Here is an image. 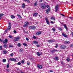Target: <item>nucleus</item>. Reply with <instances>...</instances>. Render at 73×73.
Wrapping results in <instances>:
<instances>
[{
  "label": "nucleus",
  "mask_w": 73,
  "mask_h": 73,
  "mask_svg": "<svg viewBox=\"0 0 73 73\" xmlns=\"http://www.w3.org/2000/svg\"><path fill=\"white\" fill-rule=\"evenodd\" d=\"M33 38H34L35 39H36V36H33Z\"/></svg>",
  "instance_id": "obj_52"
},
{
  "label": "nucleus",
  "mask_w": 73,
  "mask_h": 73,
  "mask_svg": "<svg viewBox=\"0 0 73 73\" xmlns=\"http://www.w3.org/2000/svg\"><path fill=\"white\" fill-rule=\"evenodd\" d=\"M37 15H38V13H34L33 15L34 16H35V17H37Z\"/></svg>",
  "instance_id": "obj_15"
},
{
  "label": "nucleus",
  "mask_w": 73,
  "mask_h": 73,
  "mask_svg": "<svg viewBox=\"0 0 73 73\" xmlns=\"http://www.w3.org/2000/svg\"><path fill=\"white\" fill-rule=\"evenodd\" d=\"M21 73H25L24 72H23L22 71H21Z\"/></svg>",
  "instance_id": "obj_61"
},
{
  "label": "nucleus",
  "mask_w": 73,
  "mask_h": 73,
  "mask_svg": "<svg viewBox=\"0 0 73 73\" xmlns=\"http://www.w3.org/2000/svg\"><path fill=\"white\" fill-rule=\"evenodd\" d=\"M2 46H0V50H1L2 49Z\"/></svg>",
  "instance_id": "obj_45"
},
{
  "label": "nucleus",
  "mask_w": 73,
  "mask_h": 73,
  "mask_svg": "<svg viewBox=\"0 0 73 73\" xmlns=\"http://www.w3.org/2000/svg\"><path fill=\"white\" fill-rule=\"evenodd\" d=\"M58 29H59V31H62V29L60 27H58Z\"/></svg>",
  "instance_id": "obj_38"
},
{
  "label": "nucleus",
  "mask_w": 73,
  "mask_h": 73,
  "mask_svg": "<svg viewBox=\"0 0 73 73\" xmlns=\"http://www.w3.org/2000/svg\"><path fill=\"white\" fill-rule=\"evenodd\" d=\"M9 25H11V23H9Z\"/></svg>",
  "instance_id": "obj_63"
},
{
  "label": "nucleus",
  "mask_w": 73,
  "mask_h": 73,
  "mask_svg": "<svg viewBox=\"0 0 73 73\" xmlns=\"http://www.w3.org/2000/svg\"><path fill=\"white\" fill-rule=\"evenodd\" d=\"M23 45H24L25 46H27V44L25 43H23Z\"/></svg>",
  "instance_id": "obj_27"
},
{
  "label": "nucleus",
  "mask_w": 73,
  "mask_h": 73,
  "mask_svg": "<svg viewBox=\"0 0 73 73\" xmlns=\"http://www.w3.org/2000/svg\"><path fill=\"white\" fill-rule=\"evenodd\" d=\"M8 31V29H7L5 31V33H7V31Z\"/></svg>",
  "instance_id": "obj_35"
},
{
  "label": "nucleus",
  "mask_w": 73,
  "mask_h": 73,
  "mask_svg": "<svg viewBox=\"0 0 73 73\" xmlns=\"http://www.w3.org/2000/svg\"><path fill=\"white\" fill-rule=\"evenodd\" d=\"M29 28L30 29H36V27L35 26H29Z\"/></svg>",
  "instance_id": "obj_2"
},
{
  "label": "nucleus",
  "mask_w": 73,
  "mask_h": 73,
  "mask_svg": "<svg viewBox=\"0 0 73 73\" xmlns=\"http://www.w3.org/2000/svg\"><path fill=\"white\" fill-rule=\"evenodd\" d=\"M62 35L65 37H68V35L66 34H65L64 33H62Z\"/></svg>",
  "instance_id": "obj_13"
},
{
  "label": "nucleus",
  "mask_w": 73,
  "mask_h": 73,
  "mask_svg": "<svg viewBox=\"0 0 73 73\" xmlns=\"http://www.w3.org/2000/svg\"><path fill=\"white\" fill-rule=\"evenodd\" d=\"M25 3H23L22 5V8H25Z\"/></svg>",
  "instance_id": "obj_18"
},
{
  "label": "nucleus",
  "mask_w": 73,
  "mask_h": 73,
  "mask_svg": "<svg viewBox=\"0 0 73 73\" xmlns=\"http://www.w3.org/2000/svg\"><path fill=\"white\" fill-rule=\"evenodd\" d=\"M36 54L37 55V56H40V55L41 54H42V52H38L36 53Z\"/></svg>",
  "instance_id": "obj_9"
},
{
  "label": "nucleus",
  "mask_w": 73,
  "mask_h": 73,
  "mask_svg": "<svg viewBox=\"0 0 73 73\" xmlns=\"http://www.w3.org/2000/svg\"><path fill=\"white\" fill-rule=\"evenodd\" d=\"M18 46H19V47H20V46H21V43H18Z\"/></svg>",
  "instance_id": "obj_34"
},
{
  "label": "nucleus",
  "mask_w": 73,
  "mask_h": 73,
  "mask_svg": "<svg viewBox=\"0 0 73 73\" xmlns=\"http://www.w3.org/2000/svg\"><path fill=\"white\" fill-rule=\"evenodd\" d=\"M13 32H14V33H16V31L15 30H14V31H13Z\"/></svg>",
  "instance_id": "obj_51"
},
{
  "label": "nucleus",
  "mask_w": 73,
  "mask_h": 73,
  "mask_svg": "<svg viewBox=\"0 0 73 73\" xmlns=\"http://www.w3.org/2000/svg\"><path fill=\"white\" fill-rule=\"evenodd\" d=\"M23 1H27L28 3H29V0H23Z\"/></svg>",
  "instance_id": "obj_43"
},
{
  "label": "nucleus",
  "mask_w": 73,
  "mask_h": 73,
  "mask_svg": "<svg viewBox=\"0 0 73 73\" xmlns=\"http://www.w3.org/2000/svg\"><path fill=\"white\" fill-rule=\"evenodd\" d=\"M7 70L8 71V72H9V69Z\"/></svg>",
  "instance_id": "obj_64"
},
{
  "label": "nucleus",
  "mask_w": 73,
  "mask_h": 73,
  "mask_svg": "<svg viewBox=\"0 0 73 73\" xmlns=\"http://www.w3.org/2000/svg\"><path fill=\"white\" fill-rule=\"evenodd\" d=\"M3 62H6V59H4L3 60Z\"/></svg>",
  "instance_id": "obj_33"
},
{
  "label": "nucleus",
  "mask_w": 73,
  "mask_h": 73,
  "mask_svg": "<svg viewBox=\"0 0 73 73\" xmlns=\"http://www.w3.org/2000/svg\"><path fill=\"white\" fill-rule=\"evenodd\" d=\"M17 16L19 19H22V17L20 15L17 14Z\"/></svg>",
  "instance_id": "obj_16"
},
{
  "label": "nucleus",
  "mask_w": 73,
  "mask_h": 73,
  "mask_svg": "<svg viewBox=\"0 0 73 73\" xmlns=\"http://www.w3.org/2000/svg\"><path fill=\"white\" fill-rule=\"evenodd\" d=\"M3 47L4 48H7V44H5L3 45Z\"/></svg>",
  "instance_id": "obj_30"
},
{
  "label": "nucleus",
  "mask_w": 73,
  "mask_h": 73,
  "mask_svg": "<svg viewBox=\"0 0 73 73\" xmlns=\"http://www.w3.org/2000/svg\"><path fill=\"white\" fill-rule=\"evenodd\" d=\"M37 66L39 69H41L42 68V65L39 64Z\"/></svg>",
  "instance_id": "obj_11"
},
{
  "label": "nucleus",
  "mask_w": 73,
  "mask_h": 73,
  "mask_svg": "<svg viewBox=\"0 0 73 73\" xmlns=\"http://www.w3.org/2000/svg\"><path fill=\"white\" fill-rule=\"evenodd\" d=\"M0 41H1V42H3V40H1V39L0 38Z\"/></svg>",
  "instance_id": "obj_58"
},
{
  "label": "nucleus",
  "mask_w": 73,
  "mask_h": 73,
  "mask_svg": "<svg viewBox=\"0 0 73 73\" xmlns=\"http://www.w3.org/2000/svg\"><path fill=\"white\" fill-rule=\"evenodd\" d=\"M29 23L28 22H25V25H24V27L25 28V27H26L27 26H28V24H29Z\"/></svg>",
  "instance_id": "obj_3"
},
{
  "label": "nucleus",
  "mask_w": 73,
  "mask_h": 73,
  "mask_svg": "<svg viewBox=\"0 0 73 73\" xmlns=\"http://www.w3.org/2000/svg\"><path fill=\"white\" fill-rule=\"evenodd\" d=\"M60 15H62V16H64V17L65 16L63 14H61Z\"/></svg>",
  "instance_id": "obj_57"
},
{
  "label": "nucleus",
  "mask_w": 73,
  "mask_h": 73,
  "mask_svg": "<svg viewBox=\"0 0 73 73\" xmlns=\"http://www.w3.org/2000/svg\"><path fill=\"white\" fill-rule=\"evenodd\" d=\"M10 61H13V58H10L9 59Z\"/></svg>",
  "instance_id": "obj_46"
},
{
  "label": "nucleus",
  "mask_w": 73,
  "mask_h": 73,
  "mask_svg": "<svg viewBox=\"0 0 73 73\" xmlns=\"http://www.w3.org/2000/svg\"><path fill=\"white\" fill-rule=\"evenodd\" d=\"M66 60L67 61L69 62V61H70V59H69V58H67L66 59Z\"/></svg>",
  "instance_id": "obj_29"
},
{
  "label": "nucleus",
  "mask_w": 73,
  "mask_h": 73,
  "mask_svg": "<svg viewBox=\"0 0 73 73\" xmlns=\"http://www.w3.org/2000/svg\"><path fill=\"white\" fill-rule=\"evenodd\" d=\"M19 51L20 52H24V50L22 49H20Z\"/></svg>",
  "instance_id": "obj_36"
},
{
  "label": "nucleus",
  "mask_w": 73,
  "mask_h": 73,
  "mask_svg": "<svg viewBox=\"0 0 73 73\" xmlns=\"http://www.w3.org/2000/svg\"><path fill=\"white\" fill-rule=\"evenodd\" d=\"M69 18L72 19H73V18L72 17H69Z\"/></svg>",
  "instance_id": "obj_62"
},
{
  "label": "nucleus",
  "mask_w": 73,
  "mask_h": 73,
  "mask_svg": "<svg viewBox=\"0 0 73 73\" xmlns=\"http://www.w3.org/2000/svg\"><path fill=\"white\" fill-rule=\"evenodd\" d=\"M45 20L46 21L47 24L48 25H49V20H48V18H45Z\"/></svg>",
  "instance_id": "obj_4"
},
{
  "label": "nucleus",
  "mask_w": 73,
  "mask_h": 73,
  "mask_svg": "<svg viewBox=\"0 0 73 73\" xmlns=\"http://www.w3.org/2000/svg\"><path fill=\"white\" fill-rule=\"evenodd\" d=\"M66 47V46L65 45H62L60 46V48L61 49H64Z\"/></svg>",
  "instance_id": "obj_12"
},
{
  "label": "nucleus",
  "mask_w": 73,
  "mask_h": 73,
  "mask_svg": "<svg viewBox=\"0 0 73 73\" xmlns=\"http://www.w3.org/2000/svg\"><path fill=\"white\" fill-rule=\"evenodd\" d=\"M55 12H57V11H58V6H56L55 7Z\"/></svg>",
  "instance_id": "obj_10"
},
{
  "label": "nucleus",
  "mask_w": 73,
  "mask_h": 73,
  "mask_svg": "<svg viewBox=\"0 0 73 73\" xmlns=\"http://www.w3.org/2000/svg\"><path fill=\"white\" fill-rule=\"evenodd\" d=\"M58 47V44H56V46H55V48H57Z\"/></svg>",
  "instance_id": "obj_47"
},
{
  "label": "nucleus",
  "mask_w": 73,
  "mask_h": 73,
  "mask_svg": "<svg viewBox=\"0 0 73 73\" xmlns=\"http://www.w3.org/2000/svg\"><path fill=\"white\" fill-rule=\"evenodd\" d=\"M6 66L7 67V68H9V63H8Z\"/></svg>",
  "instance_id": "obj_31"
},
{
  "label": "nucleus",
  "mask_w": 73,
  "mask_h": 73,
  "mask_svg": "<svg viewBox=\"0 0 73 73\" xmlns=\"http://www.w3.org/2000/svg\"><path fill=\"white\" fill-rule=\"evenodd\" d=\"M21 64V63L20 62H19L17 64V65H20Z\"/></svg>",
  "instance_id": "obj_40"
},
{
  "label": "nucleus",
  "mask_w": 73,
  "mask_h": 73,
  "mask_svg": "<svg viewBox=\"0 0 73 73\" xmlns=\"http://www.w3.org/2000/svg\"><path fill=\"white\" fill-rule=\"evenodd\" d=\"M73 46V44H72L70 45V47H72Z\"/></svg>",
  "instance_id": "obj_49"
},
{
  "label": "nucleus",
  "mask_w": 73,
  "mask_h": 73,
  "mask_svg": "<svg viewBox=\"0 0 73 73\" xmlns=\"http://www.w3.org/2000/svg\"><path fill=\"white\" fill-rule=\"evenodd\" d=\"M11 25H9V26L8 28H7V29L8 30H10V29H11Z\"/></svg>",
  "instance_id": "obj_21"
},
{
  "label": "nucleus",
  "mask_w": 73,
  "mask_h": 73,
  "mask_svg": "<svg viewBox=\"0 0 73 73\" xmlns=\"http://www.w3.org/2000/svg\"><path fill=\"white\" fill-rule=\"evenodd\" d=\"M52 30L53 32H55V28H52Z\"/></svg>",
  "instance_id": "obj_41"
},
{
  "label": "nucleus",
  "mask_w": 73,
  "mask_h": 73,
  "mask_svg": "<svg viewBox=\"0 0 73 73\" xmlns=\"http://www.w3.org/2000/svg\"><path fill=\"white\" fill-rule=\"evenodd\" d=\"M8 37H9L10 38H13V36L12 35H9L8 36Z\"/></svg>",
  "instance_id": "obj_26"
},
{
  "label": "nucleus",
  "mask_w": 73,
  "mask_h": 73,
  "mask_svg": "<svg viewBox=\"0 0 73 73\" xmlns=\"http://www.w3.org/2000/svg\"><path fill=\"white\" fill-rule=\"evenodd\" d=\"M50 22H51V23L52 24H53V23H54L53 22V21H51Z\"/></svg>",
  "instance_id": "obj_60"
},
{
  "label": "nucleus",
  "mask_w": 73,
  "mask_h": 73,
  "mask_svg": "<svg viewBox=\"0 0 73 73\" xmlns=\"http://www.w3.org/2000/svg\"><path fill=\"white\" fill-rule=\"evenodd\" d=\"M22 64H24V61L23 60L21 62Z\"/></svg>",
  "instance_id": "obj_42"
},
{
  "label": "nucleus",
  "mask_w": 73,
  "mask_h": 73,
  "mask_svg": "<svg viewBox=\"0 0 73 73\" xmlns=\"http://www.w3.org/2000/svg\"><path fill=\"white\" fill-rule=\"evenodd\" d=\"M50 8H49L48 9L46 10V13L47 14L49 13V12H50Z\"/></svg>",
  "instance_id": "obj_8"
},
{
  "label": "nucleus",
  "mask_w": 73,
  "mask_h": 73,
  "mask_svg": "<svg viewBox=\"0 0 73 73\" xmlns=\"http://www.w3.org/2000/svg\"><path fill=\"white\" fill-rule=\"evenodd\" d=\"M36 46H37V47H40V45H39V44H37L36 45Z\"/></svg>",
  "instance_id": "obj_54"
},
{
  "label": "nucleus",
  "mask_w": 73,
  "mask_h": 73,
  "mask_svg": "<svg viewBox=\"0 0 73 73\" xmlns=\"http://www.w3.org/2000/svg\"><path fill=\"white\" fill-rule=\"evenodd\" d=\"M9 48H12L13 47V45H9Z\"/></svg>",
  "instance_id": "obj_37"
},
{
  "label": "nucleus",
  "mask_w": 73,
  "mask_h": 73,
  "mask_svg": "<svg viewBox=\"0 0 73 73\" xmlns=\"http://www.w3.org/2000/svg\"><path fill=\"white\" fill-rule=\"evenodd\" d=\"M41 31H39L37 32V33H36V35H40V34H41Z\"/></svg>",
  "instance_id": "obj_17"
},
{
  "label": "nucleus",
  "mask_w": 73,
  "mask_h": 73,
  "mask_svg": "<svg viewBox=\"0 0 73 73\" xmlns=\"http://www.w3.org/2000/svg\"><path fill=\"white\" fill-rule=\"evenodd\" d=\"M54 59L55 60L57 61V60H58V58L57 57H55Z\"/></svg>",
  "instance_id": "obj_28"
},
{
  "label": "nucleus",
  "mask_w": 73,
  "mask_h": 73,
  "mask_svg": "<svg viewBox=\"0 0 73 73\" xmlns=\"http://www.w3.org/2000/svg\"><path fill=\"white\" fill-rule=\"evenodd\" d=\"M61 64H62V65H64V63L63 62H61Z\"/></svg>",
  "instance_id": "obj_55"
},
{
  "label": "nucleus",
  "mask_w": 73,
  "mask_h": 73,
  "mask_svg": "<svg viewBox=\"0 0 73 73\" xmlns=\"http://www.w3.org/2000/svg\"><path fill=\"white\" fill-rule=\"evenodd\" d=\"M4 16V14H2V13H1L0 14V19H1V17H2V16Z\"/></svg>",
  "instance_id": "obj_24"
},
{
  "label": "nucleus",
  "mask_w": 73,
  "mask_h": 73,
  "mask_svg": "<svg viewBox=\"0 0 73 73\" xmlns=\"http://www.w3.org/2000/svg\"><path fill=\"white\" fill-rule=\"evenodd\" d=\"M64 28H65V29L66 30V31H68V27H66V25H64Z\"/></svg>",
  "instance_id": "obj_19"
},
{
  "label": "nucleus",
  "mask_w": 73,
  "mask_h": 73,
  "mask_svg": "<svg viewBox=\"0 0 73 73\" xmlns=\"http://www.w3.org/2000/svg\"><path fill=\"white\" fill-rule=\"evenodd\" d=\"M33 42H34L35 44H38V42H37L36 41H34Z\"/></svg>",
  "instance_id": "obj_25"
},
{
  "label": "nucleus",
  "mask_w": 73,
  "mask_h": 73,
  "mask_svg": "<svg viewBox=\"0 0 73 73\" xmlns=\"http://www.w3.org/2000/svg\"><path fill=\"white\" fill-rule=\"evenodd\" d=\"M27 64L28 65H29L30 64V63L29 62H27Z\"/></svg>",
  "instance_id": "obj_53"
},
{
  "label": "nucleus",
  "mask_w": 73,
  "mask_h": 73,
  "mask_svg": "<svg viewBox=\"0 0 73 73\" xmlns=\"http://www.w3.org/2000/svg\"><path fill=\"white\" fill-rule=\"evenodd\" d=\"M43 0H40V2H42V1H43Z\"/></svg>",
  "instance_id": "obj_59"
},
{
  "label": "nucleus",
  "mask_w": 73,
  "mask_h": 73,
  "mask_svg": "<svg viewBox=\"0 0 73 73\" xmlns=\"http://www.w3.org/2000/svg\"><path fill=\"white\" fill-rule=\"evenodd\" d=\"M51 20H55V18H54L53 17H52L51 18Z\"/></svg>",
  "instance_id": "obj_32"
},
{
  "label": "nucleus",
  "mask_w": 73,
  "mask_h": 73,
  "mask_svg": "<svg viewBox=\"0 0 73 73\" xmlns=\"http://www.w3.org/2000/svg\"><path fill=\"white\" fill-rule=\"evenodd\" d=\"M8 39L7 38H5V40L3 41V42L4 44H7L8 43Z\"/></svg>",
  "instance_id": "obj_6"
},
{
  "label": "nucleus",
  "mask_w": 73,
  "mask_h": 73,
  "mask_svg": "<svg viewBox=\"0 0 73 73\" xmlns=\"http://www.w3.org/2000/svg\"><path fill=\"white\" fill-rule=\"evenodd\" d=\"M11 19H15V16L13 15H11Z\"/></svg>",
  "instance_id": "obj_20"
},
{
  "label": "nucleus",
  "mask_w": 73,
  "mask_h": 73,
  "mask_svg": "<svg viewBox=\"0 0 73 73\" xmlns=\"http://www.w3.org/2000/svg\"><path fill=\"white\" fill-rule=\"evenodd\" d=\"M46 7L47 8H48V9H49V8H50L49 7V5H47L46 6Z\"/></svg>",
  "instance_id": "obj_44"
},
{
  "label": "nucleus",
  "mask_w": 73,
  "mask_h": 73,
  "mask_svg": "<svg viewBox=\"0 0 73 73\" xmlns=\"http://www.w3.org/2000/svg\"><path fill=\"white\" fill-rule=\"evenodd\" d=\"M26 40L27 41H29V38H26Z\"/></svg>",
  "instance_id": "obj_48"
},
{
  "label": "nucleus",
  "mask_w": 73,
  "mask_h": 73,
  "mask_svg": "<svg viewBox=\"0 0 73 73\" xmlns=\"http://www.w3.org/2000/svg\"><path fill=\"white\" fill-rule=\"evenodd\" d=\"M46 5L44 4H42V5L41 8L42 9H45Z\"/></svg>",
  "instance_id": "obj_5"
},
{
  "label": "nucleus",
  "mask_w": 73,
  "mask_h": 73,
  "mask_svg": "<svg viewBox=\"0 0 73 73\" xmlns=\"http://www.w3.org/2000/svg\"><path fill=\"white\" fill-rule=\"evenodd\" d=\"M69 43H70V42L68 41H65L64 42L65 44H69Z\"/></svg>",
  "instance_id": "obj_14"
},
{
  "label": "nucleus",
  "mask_w": 73,
  "mask_h": 73,
  "mask_svg": "<svg viewBox=\"0 0 73 73\" xmlns=\"http://www.w3.org/2000/svg\"><path fill=\"white\" fill-rule=\"evenodd\" d=\"M13 61H16V59H14L13 58Z\"/></svg>",
  "instance_id": "obj_39"
},
{
  "label": "nucleus",
  "mask_w": 73,
  "mask_h": 73,
  "mask_svg": "<svg viewBox=\"0 0 73 73\" xmlns=\"http://www.w3.org/2000/svg\"><path fill=\"white\" fill-rule=\"evenodd\" d=\"M19 40H20V37H19V36L15 37L14 40V41L16 42V41H19Z\"/></svg>",
  "instance_id": "obj_1"
},
{
  "label": "nucleus",
  "mask_w": 73,
  "mask_h": 73,
  "mask_svg": "<svg viewBox=\"0 0 73 73\" xmlns=\"http://www.w3.org/2000/svg\"><path fill=\"white\" fill-rule=\"evenodd\" d=\"M55 41V40H48V42L50 43H53Z\"/></svg>",
  "instance_id": "obj_7"
},
{
  "label": "nucleus",
  "mask_w": 73,
  "mask_h": 73,
  "mask_svg": "<svg viewBox=\"0 0 73 73\" xmlns=\"http://www.w3.org/2000/svg\"><path fill=\"white\" fill-rule=\"evenodd\" d=\"M13 53H12L10 54V56H13Z\"/></svg>",
  "instance_id": "obj_56"
},
{
  "label": "nucleus",
  "mask_w": 73,
  "mask_h": 73,
  "mask_svg": "<svg viewBox=\"0 0 73 73\" xmlns=\"http://www.w3.org/2000/svg\"><path fill=\"white\" fill-rule=\"evenodd\" d=\"M56 51H57V50H56L54 49V50L51 51V52H52V53H53V52H56Z\"/></svg>",
  "instance_id": "obj_23"
},
{
  "label": "nucleus",
  "mask_w": 73,
  "mask_h": 73,
  "mask_svg": "<svg viewBox=\"0 0 73 73\" xmlns=\"http://www.w3.org/2000/svg\"><path fill=\"white\" fill-rule=\"evenodd\" d=\"M36 5H37V3L35 2L34 4V5L35 6H36Z\"/></svg>",
  "instance_id": "obj_50"
},
{
  "label": "nucleus",
  "mask_w": 73,
  "mask_h": 73,
  "mask_svg": "<svg viewBox=\"0 0 73 73\" xmlns=\"http://www.w3.org/2000/svg\"><path fill=\"white\" fill-rule=\"evenodd\" d=\"M3 53H4V54H7V50H5L3 51Z\"/></svg>",
  "instance_id": "obj_22"
}]
</instances>
